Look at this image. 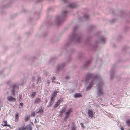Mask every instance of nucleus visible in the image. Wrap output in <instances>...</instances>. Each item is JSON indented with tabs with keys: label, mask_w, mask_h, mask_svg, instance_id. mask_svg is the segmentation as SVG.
I'll return each mask as SVG.
<instances>
[{
	"label": "nucleus",
	"mask_w": 130,
	"mask_h": 130,
	"mask_svg": "<svg viewBox=\"0 0 130 130\" xmlns=\"http://www.w3.org/2000/svg\"><path fill=\"white\" fill-rule=\"evenodd\" d=\"M69 77V76L68 75L66 76V79L68 78Z\"/></svg>",
	"instance_id": "nucleus-31"
},
{
	"label": "nucleus",
	"mask_w": 130,
	"mask_h": 130,
	"mask_svg": "<svg viewBox=\"0 0 130 130\" xmlns=\"http://www.w3.org/2000/svg\"><path fill=\"white\" fill-rule=\"evenodd\" d=\"M126 123L128 126H130V120H127L126 121Z\"/></svg>",
	"instance_id": "nucleus-16"
},
{
	"label": "nucleus",
	"mask_w": 130,
	"mask_h": 130,
	"mask_svg": "<svg viewBox=\"0 0 130 130\" xmlns=\"http://www.w3.org/2000/svg\"><path fill=\"white\" fill-rule=\"evenodd\" d=\"M23 104L22 103H20V105L22 107L23 106Z\"/></svg>",
	"instance_id": "nucleus-28"
},
{
	"label": "nucleus",
	"mask_w": 130,
	"mask_h": 130,
	"mask_svg": "<svg viewBox=\"0 0 130 130\" xmlns=\"http://www.w3.org/2000/svg\"><path fill=\"white\" fill-rule=\"evenodd\" d=\"M52 102H52V101H51V102H50V104L49 105V106H52V105L53 104V103Z\"/></svg>",
	"instance_id": "nucleus-26"
},
{
	"label": "nucleus",
	"mask_w": 130,
	"mask_h": 130,
	"mask_svg": "<svg viewBox=\"0 0 130 130\" xmlns=\"http://www.w3.org/2000/svg\"><path fill=\"white\" fill-rule=\"evenodd\" d=\"M40 101V99L39 98H36L34 102V104H37Z\"/></svg>",
	"instance_id": "nucleus-10"
},
{
	"label": "nucleus",
	"mask_w": 130,
	"mask_h": 130,
	"mask_svg": "<svg viewBox=\"0 0 130 130\" xmlns=\"http://www.w3.org/2000/svg\"><path fill=\"white\" fill-rule=\"evenodd\" d=\"M59 104H60L57 102L53 106V109H55L56 107L58 106Z\"/></svg>",
	"instance_id": "nucleus-14"
},
{
	"label": "nucleus",
	"mask_w": 130,
	"mask_h": 130,
	"mask_svg": "<svg viewBox=\"0 0 130 130\" xmlns=\"http://www.w3.org/2000/svg\"><path fill=\"white\" fill-rule=\"evenodd\" d=\"M76 128L74 125H72L71 127V130H75Z\"/></svg>",
	"instance_id": "nucleus-21"
},
{
	"label": "nucleus",
	"mask_w": 130,
	"mask_h": 130,
	"mask_svg": "<svg viewBox=\"0 0 130 130\" xmlns=\"http://www.w3.org/2000/svg\"><path fill=\"white\" fill-rule=\"evenodd\" d=\"M19 100H20V99L21 98V95H19Z\"/></svg>",
	"instance_id": "nucleus-32"
},
{
	"label": "nucleus",
	"mask_w": 130,
	"mask_h": 130,
	"mask_svg": "<svg viewBox=\"0 0 130 130\" xmlns=\"http://www.w3.org/2000/svg\"><path fill=\"white\" fill-rule=\"evenodd\" d=\"M30 116H27L25 118V121H27L29 119Z\"/></svg>",
	"instance_id": "nucleus-19"
},
{
	"label": "nucleus",
	"mask_w": 130,
	"mask_h": 130,
	"mask_svg": "<svg viewBox=\"0 0 130 130\" xmlns=\"http://www.w3.org/2000/svg\"><path fill=\"white\" fill-rule=\"evenodd\" d=\"M121 130H124L123 128V127H122L121 128Z\"/></svg>",
	"instance_id": "nucleus-33"
},
{
	"label": "nucleus",
	"mask_w": 130,
	"mask_h": 130,
	"mask_svg": "<svg viewBox=\"0 0 130 130\" xmlns=\"http://www.w3.org/2000/svg\"><path fill=\"white\" fill-rule=\"evenodd\" d=\"M93 85V83L91 82V83L89 84V86L87 87L86 89V91H88L89 90H90L91 88Z\"/></svg>",
	"instance_id": "nucleus-5"
},
{
	"label": "nucleus",
	"mask_w": 130,
	"mask_h": 130,
	"mask_svg": "<svg viewBox=\"0 0 130 130\" xmlns=\"http://www.w3.org/2000/svg\"><path fill=\"white\" fill-rule=\"evenodd\" d=\"M58 91H55L53 93V94L52 95V96H53L55 97V96H56L57 95V93H58Z\"/></svg>",
	"instance_id": "nucleus-15"
},
{
	"label": "nucleus",
	"mask_w": 130,
	"mask_h": 130,
	"mask_svg": "<svg viewBox=\"0 0 130 130\" xmlns=\"http://www.w3.org/2000/svg\"><path fill=\"white\" fill-rule=\"evenodd\" d=\"M19 130H26V127L23 126H21L18 128Z\"/></svg>",
	"instance_id": "nucleus-13"
},
{
	"label": "nucleus",
	"mask_w": 130,
	"mask_h": 130,
	"mask_svg": "<svg viewBox=\"0 0 130 130\" xmlns=\"http://www.w3.org/2000/svg\"><path fill=\"white\" fill-rule=\"evenodd\" d=\"M98 88L97 94L99 96H101L103 95L104 94V93L102 89L100 87H99V85H97Z\"/></svg>",
	"instance_id": "nucleus-1"
},
{
	"label": "nucleus",
	"mask_w": 130,
	"mask_h": 130,
	"mask_svg": "<svg viewBox=\"0 0 130 130\" xmlns=\"http://www.w3.org/2000/svg\"><path fill=\"white\" fill-rule=\"evenodd\" d=\"M43 111V109L40 110L39 111L36 112L37 113H41Z\"/></svg>",
	"instance_id": "nucleus-23"
},
{
	"label": "nucleus",
	"mask_w": 130,
	"mask_h": 130,
	"mask_svg": "<svg viewBox=\"0 0 130 130\" xmlns=\"http://www.w3.org/2000/svg\"><path fill=\"white\" fill-rule=\"evenodd\" d=\"M57 70H59V69L58 68H57Z\"/></svg>",
	"instance_id": "nucleus-35"
},
{
	"label": "nucleus",
	"mask_w": 130,
	"mask_h": 130,
	"mask_svg": "<svg viewBox=\"0 0 130 130\" xmlns=\"http://www.w3.org/2000/svg\"><path fill=\"white\" fill-rule=\"evenodd\" d=\"M82 95L80 93H76L74 95V97L75 98H78L82 96Z\"/></svg>",
	"instance_id": "nucleus-9"
},
{
	"label": "nucleus",
	"mask_w": 130,
	"mask_h": 130,
	"mask_svg": "<svg viewBox=\"0 0 130 130\" xmlns=\"http://www.w3.org/2000/svg\"><path fill=\"white\" fill-rule=\"evenodd\" d=\"M36 92H32L31 94V96L32 98H33L35 96Z\"/></svg>",
	"instance_id": "nucleus-17"
},
{
	"label": "nucleus",
	"mask_w": 130,
	"mask_h": 130,
	"mask_svg": "<svg viewBox=\"0 0 130 130\" xmlns=\"http://www.w3.org/2000/svg\"><path fill=\"white\" fill-rule=\"evenodd\" d=\"M7 99V100L10 102H15L16 101V99L15 98L11 96H8Z\"/></svg>",
	"instance_id": "nucleus-3"
},
{
	"label": "nucleus",
	"mask_w": 130,
	"mask_h": 130,
	"mask_svg": "<svg viewBox=\"0 0 130 130\" xmlns=\"http://www.w3.org/2000/svg\"><path fill=\"white\" fill-rule=\"evenodd\" d=\"M90 79L94 80L97 79V77L96 76H94L93 74H87L86 80H88Z\"/></svg>",
	"instance_id": "nucleus-2"
},
{
	"label": "nucleus",
	"mask_w": 130,
	"mask_h": 130,
	"mask_svg": "<svg viewBox=\"0 0 130 130\" xmlns=\"http://www.w3.org/2000/svg\"><path fill=\"white\" fill-rule=\"evenodd\" d=\"M37 123V121L36 119H35L34 123Z\"/></svg>",
	"instance_id": "nucleus-29"
},
{
	"label": "nucleus",
	"mask_w": 130,
	"mask_h": 130,
	"mask_svg": "<svg viewBox=\"0 0 130 130\" xmlns=\"http://www.w3.org/2000/svg\"><path fill=\"white\" fill-rule=\"evenodd\" d=\"M15 87L14 86H13V89L11 91L12 94L14 95V89L15 88Z\"/></svg>",
	"instance_id": "nucleus-20"
},
{
	"label": "nucleus",
	"mask_w": 130,
	"mask_h": 130,
	"mask_svg": "<svg viewBox=\"0 0 130 130\" xmlns=\"http://www.w3.org/2000/svg\"><path fill=\"white\" fill-rule=\"evenodd\" d=\"M2 125L4 127L8 126H9V125L7 124V122L6 121H4Z\"/></svg>",
	"instance_id": "nucleus-6"
},
{
	"label": "nucleus",
	"mask_w": 130,
	"mask_h": 130,
	"mask_svg": "<svg viewBox=\"0 0 130 130\" xmlns=\"http://www.w3.org/2000/svg\"><path fill=\"white\" fill-rule=\"evenodd\" d=\"M65 109L64 108L62 109V110L60 111V113L61 114L63 113L65 111Z\"/></svg>",
	"instance_id": "nucleus-22"
},
{
	"label": "nucleus",
	"mask_w": 130,
	"mask_h": 130,
	"mask_svg": "<svg viewBox=\"0 0 130 130\" xmlns=\"http://www.w3.org/2000/svg\"><path fill=\"white\" fill-rule=\"evenodd\" d=\"M55 97L54 96H51V101H52V102H53L54 101V98H55Z\"/></svg>",
	"instance_id": "nucleus-24"
},
{
	"label": "nucleus",
	"mask_w": 130,
	"mask_h": 130,
	"mask_svg": "<svg viewBox=\"0 0 130 130\" xmlns=\"http://www.w3.org/2000/svg\"><path fill=\"white\" fill-rule=\"evenodd\" d=\"M68 115H67L66 114L65 117V118L66 119H67L68 117Z\"/></svg>",
	"instance_id": "nucleus-27"
},
{
	"label": "nucleus",
	"mask_w": 130,
	"mask_h": 130,
	"mask_svg": "<svg viewBox=\"0 0 130 130\" xmlns=\"http://www.w3.org/2000/svg\"><path fill=\"white\" fill-rule=\"evenodd\" d=\"M66 11H64L62 12V13H66Z\"/></svg>",
	"instance_id": "nucleus-34"
},
{
	"label": "nucleus",
	"mask_w": 130,
	"mask_h": 130,
	"mask_svg": "<svg viewBox=\"0 0 130 130\" xmlns=\"http://www.w3.org/2000/svg\"><path fill=\"white\" fill-rule=\"evenodd\" d=\"M68 7L72 8H75L76 7L75 4H70L68 5Z\"/></svg>",
	"instance_id": "nucleus-11"
},
{
	"label": "nucleus",
	"mask_w": 130,
	"mask_h": 130,
	"mask_svg": "<svg viewBox=\"0 0 130 130\" xmlns=\"http://www.w3.org/2000/svg\"><path fill=\"white\" fill-rule=\"evenodd\" d=\"M19 113H16L15 115V121L17 122L19 120Z\"/></svg>",
	"instance_id": "nucleus-8"
},
{
	"label": "nucleus",
	"mask_w": 130,
	"mask_h": 130,
	"mask_svg": "<svg viewBox=\"0 0 130 130\" xmlns=\"http://www.w3.org/2000/svg\"><path fill=\"white\" fill-rule=\"evenodd\" d=\"M35 113L34 112H32L31 114V117H34L35 116Z\"/></svg>",
	"instance_id": "nucleus-25"
},
{
	"label": "nucleus",
	"mask_w": 130,
	"mask_h": 130,
	"mask_svg": "<svg viewBox=\"0 0 130 130\" xmlns=\"http://www.w3.org/2000/svg\"><path fill=\"white\" fill-rule=\"evenodd\" d=\"M63 98H61L57 101V102L60 104V103L63 101Z\"/></svg>",
	"instance_id": "nucleus-18"
},
{
	"label": "nucleus",
	"mask_w": 130,
	"mask_h": 130,
	"mask_svg": "<svg viewBox=\"0 0 130 130\" xmlns=\"http://www.w3.org/2000/svg\"><path fill=\"white\" fill-rule=\"evenodd\" d=\"M62 1L64 3H66L67 2V0H62Z\"/></svg>",
	"instance_id": "nucleus-30"
},
{
	"label": "nucleus",
	"mask_w": 130,
	"mask_h": 130,
	"mask_svg": "<svg viewBox=\"0 0 130 130\" xmlns=\"http://www.w3.org/2000/svg\"><path fill=\"white\" fill-rule=\"evenodd\" d=\"M72 112V111L70 108H69L67 110V112H66L65 114L67 115H69L71 112Z\"/></svg>",
	"instance_id": "nucleus-7"
},
{
	"label": "nucleus",
	"mask_w": 130,
	"mask_h": 130,
	"mask_svg": "<svg viewBox=\"0 0 130 130\" xmlns=\"http://www.w3.org/2000/svg\"><path fill=\"white\" fill-rule=\"evenodd\" d=\"M27 130H31L32 129V127L30 125H27L26 128Z\"/></svg>",
	"instance_id": "nucleus-12"
},
{
	"label": "nucleus",
	"mask_w": 130,
	"mask_h": 130,
	"mask_svg": "<svg viewBox=\"0 0 130 130\" xmlns=\"http://www.w3.org/2000/svg\"><path fill=\"white\" fill-rule=\"evenodd\" d=\"M88 115L89 117L91 118H92L93 116V112L91 110H88Z\"/></svg>",
	"instance_id": "nucleus-4"
}]
</instances>
